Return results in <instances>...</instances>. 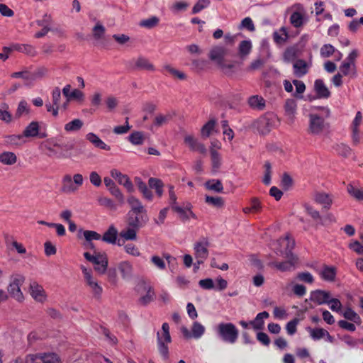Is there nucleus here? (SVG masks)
Instances as JSON below:
<instances>
[{
  "label": "nucleus",
  "instance_id": "nucleus-50",
  "mask_svg": "<svg viewBox=\"0 0 363 363\" xmlns=\"http://www.w3.org/2000/svg\"><path fill=\"white\" fill-rule=\"evenodd\" d=\"M307 330L308 331L311 337L314 340H318L325 337V334H328V331L323 328H311L309 327L307 328Z\"/></svg>",
  "mask_w": 363,
  "mask_h": 363
},
{
  "label": "nucleus",
  "instance_id": "nucleus-16",
  "mask_svg": "<svg viewBox=\"0 0 363 363\" xmlns=\"http://www.w3.org/2000/svg\"><path fill=\"white\" fill-rule=\"evenodd\" d=\"M279 245L282 247H284V250H280V252L282 255H284L286 258H291L295 257L292 253V250L294 247L295 242L294 240L290 238L289 235H286L284 238H280L278 240Z\"/></svg>",
  "mask_w": 363,
  "mask_h": 363
},
{
  "label": "nucleus",
  "instance_id": "nucleus-59",
  "mask_svg": "<svg viewBox=\"0 0 363 363\" xmlns=\"http://www.w3.org/2000/svg\"><path fill=\"white\" fill-rule=\"evenodd\" d=\"M239 28L247 29L250 32H253L255 30L254 23L250 17H246L242 20Z\"/></svg>",
  "mask_w": 363,
  "mask_h": 363
},
{
  "label": "nucleus",
  "instance_id": "nucleus-51",
  "mask_svg": "<svg viewBox=\"0 0 363 363\" xmlns=\"http://www.w3.org/2000/svg\"><path fill=\"white\" fill-rule=\"evenodd\" d=\"M299 55L298 50L296 47H289L284 52V58L286 62L295 60Z\"/></svg>",
  "mask_w": 363,
  "mask_h": 363
},
{
  "label": "nucleus",
  "instance_id": "nucleus-11",
  "mask_svg": "<svg viewBox=\"0 0 363 363\" xmlns=\"http://www.w3.org/2000/svg\"><path fill=\"white\" fill-rule=\"evenodd\" d=\"M210 243L206 238H202L194 245V257L199 264H203L208 257Z\"/></svg>",
  "mask_w": 363,
  "mask_h": 363
},
{
  "label": "nucleus",
  "instance_id": "nucleus-10",
  "mask_svg": "<svg viewBox=\"0 0 363 363\" xmlns=\"http://www.w3.org/2000/svg\"><path fill=\"white\" fill-rule=\"evenodd\" d=\"M81 269L83 273L86 285L89 287V291L92 293L95 298H99L101 296L103 292L102 286L93 277L91 269H88L84 266L81 267Z\"/></svg>",
  "mask_w": 363,
  "mask_h": 363
},
{
  "label": "nucleus",
  "instance_id": "nucleus-60",
  "mask_svg": "<svg viewBox=\"0 0 363 363\" xmlns=\"http://www.w3.org/2000/svg\"><path fill=\"white\" fill-rule=\"evenodd\" d=\"M159 22V18L156 16H152L147 19H144L141 21L139 25L142 27L152 28L157 25Z\"/></svg>",
  "mask_w": 363,
  "mask_h": 363
},
{
  "label": "nucleus",
  "instance_id": "nucleus-2",
  "mask_svg": "<svg viewBox=\"0 0 363 363\" xmlns=\"http://www.w3.org/2000/svg\"><path fill=\"white\" fill-rule=\"evenodd\" d=\"M211 62L224 72H228L233 67L230 55L224 47H213L208 53Z\"/></svg>",
  "mask_w": 363,
  "mask_h": 363
},
{
  "label": "nucleus",
  "instance_id": "nucleus-9",
  "mask_svg": "<svg viewBox=\"0 0 363 363\" xmlns=\"http://www.w3.org/2000/svg\"><path fill=\"white\" fill-rule=\"evenodd\" d=\"M84 258L94 265V269L100 274H104L108 267V257L105 253L95 252L91 255L89 252L84 253Z\"/></svg>",
  "mask_w": 363,
  "mask_h": 363
},
{
  "label": "nucleus",
  "instance_id": "nucleus-35",
  "mask_svg": "<svg viewBox=\"0 0 363 363\" xmlns=\"http://www.w3.org/2000/svg\"><path fill=\"white\" fill-rule=\"evenodd\" d=\"M11 77L12 78H21L26 85L31 84L35 80L34 75L28 69L13 72L11 74Z\"/></svg>",
  "mask_w": 363,
  "mask_h": 363
},
{
  "label": "nucleus",
  "instance_id": "nucleus-38",
  "mask_svg": "<svg viewBox=\"0 0 363 363\" xmlns=\"http://www.w3.org/2000/svg\"><path fill=\"white\" fill-rule=\"evenodd\" d=\"M139 228L128 225L120 233V236L125 240H135L137 239V231Z\"/></svg>",
  "mask_w": 363,
  "mask_h": 363
},
{
  "label": "nucleus",
  "instance_id": "nucleus-47",
  "mask_svg": "<svg viewBox=\"0 0 363 363\" xmlns=\"http://www.w3.org/2000/svg\"><path fill=\"white\" fill-rule=\"evenodd\" d=\"M148 184L150 187L155 189L156 194L159 197H161L162 196L163 183L160 179L151 177L149 179Z\"/></svg>",
  "mask_w": 363,
  "mask_h": 363
},
{
  "label": "nucleus",
  "instance_id": "nucleus-62",
  "mask_svg": "<svg viewBox=\"0 0 363 363\" xmlns=\"http://www.w3.org/2000/svg\"><path fill=\"white\" fill-rule=\"evenodd\" d=\"M125 252L132 256L139 257L140 255V252L138 248L133 243H128L126 245L123 244Z\"/></svg>",
  "mask_w": 363,
  "mask_h": 363
},
{
  "label": "nucleus",
  "instance_id": "nucleus-27",
  "mask_svg": "<svg viewBox=\"0 0 363 363\" xmlns=\"http://www.w3.org/2000/svg\"><path fill=\"white\" fill-rule=\"evenodd\" d=\"M297 104L293 99H289L284 104L285 115L291 122L294 121V116L296 113Z\"/></svg>",
  "mask_w": 363,
  "mask_h": 363
},
{
  "label": "nucleus",
  "instance_id": "nucleus-12",
  "mask_svg": "<svg viewBox=\"0 0 363 363\" xmlns=\"http://www.w3.org/2000/svg\"><path fill=\"white\" fill-rule=\"evenodd\" d=\"M180 330L183 336L186 339H199L204 334L206 329L201 323L198 321H194L192 324L191 330L184 326L182 327Z\"/></svg>",
  "mask_w": 363,
  "mask_h": 363
},
{
  "label": "nucleus",
  "instance_id": "nucleus-32",
  "mask_svg": "<svg viewBox=\"0 0 363 363\" xmlns=\"http://www.w3.org/2000/svg\"><path fill=\"white\" fill-rule=\"evenodd\" d=\"M242 38V35L241 33H238L235 35L226 34L224 37V41L225 44H235L239 43V45H250L251 41L249 40H243L240 42H238L240 39Z\"/></svg>",
  "mask_w": 363,
  "mask_h": 363
},
{
  "label": "nucleus",
  "instance_id": "nucleus-45",
  "mask_svg": "<svg viewBox=\"0 0 363 363\" xmlns=\"http://www.w3.org/2000/svg\"><path fill=\"white\" fill-rule=\"evenodd\" d=\"M30 113V106L25 100H21L18 105L15 116L18 118L28 115Z\"/></svg>",
  "mask_w": 363,
  "mask_h": 363
},
{
  "label": "nucleus",
  "instance_id": "nucleus-57",
  "mask_svg": "<svg viewBox=\"0 0 363 363\" xmlns=\"http://www.w3.org/2000/svg\"><path fill=\"white\" fill-rule=\"evenodd\" d=\"M327 304L329 306L330 310L334 312L341 313L342 309V303L338 298H329Z\"/></svg>",
  "mask_w": 363,
  "mask_h": 363
},
{
  "label": "nucleus",
  "instance_id": "nucleus-34",
  "mask_svg": "<svg viewBox=\"0 0 363 363\" xmlns=\"http://www.w3.org/2000/svg\"><path fill=\"white\" fill-rule=\"evenodd\" d=\"M17 162L16 155L10 151H4L0 153V163L4 165H13Z\"/></svg>",
  "mask_w": 363,
  "mask_h": 363
},
{
  "label": "nucleus",
  "instance_id": "nucleus-40",
  "mask_svg": "<svg viewBox=\"0 0 363 363\" xmlns=\"http://www.w3.org/2000/svg\"><path fill=\"white\" fill-rule=\"evenodd\" d=\"M211 158V164H212V172L216 173L218 171L220 167H221L222 160L220 154L213 148L210 150Z\"/></svg>",
  "mask_w": 363,
  "mask_h": 363
},
{
  "label": "nucleus",
  "instance_id": "nucleus-42",
  "mask_svg": "<svg viewBox=\"0 0 363 363\" xmlns=\"http://www.w3.org/2000/svg\"><path fill=\"white\" fill-rule=\"evenodd\" d=\"M84 125L82 120L75 118L65 125V130L68 133H74L79 130Z\"/></svg>",
  "mask_w": 363,
  "mask_h": 363
},
{
  "label": "nucleus",
  "instance_id": "nucleus-15",
  "mask_svg": "<svg viewBox=\"0 0 363 363\" xmlns=\"http://www.w3.org/2000/svg\"><path fill=\"white\" fill-rule=\"evenodd\" d=\"M110 174L119 184L123 185L129 193H132L134 191V186L126 174H122L116 169H111Z\"/></svg>",
  "mask_w": 363,
  "mask_h": 363
},
{
  "label": "nucleus",
  "instance_id": "nucleus-17",
  "mask_svg": "<svg viewBox=\"0 0 363 363\" xmlns=\"http://www.w3.org/2000/svg\"><path fill=\"white\" fill-rule=\"evenodd\" d=\"M192 205L190 203H186L184 207L177 205L172 206V209L177 212L179 218L186 221L191 218H196V215L191 211Z\"/></svg>",
  "mask_w": 363,
  "mask_h": 363
},
{
  "label": "nucleus",
  "instance_id": "nucleus-13",
  "mask_svg": "<svg viewBox=\"0 0 363 363\" xmlns=\"http://www.w3.org/2000/svg\"><path fill=\"white\" fill-rule=\"evenodd\" d=\"M149 220L146 210L143 213H128V225L140 228Z\"/></svg>",
  "mask_w": 363,
  "mask_h": 363
},
{
  "label": "nucleus",
  "instance_id": "nucleus-33",
  "mask_svg": "<svg viewBox=\"0 0 363 363\" xmlns=\"http://www.w3.org/2000/svg\"><path fill=\"white\" fill-rule=\"evenodd\" d=\"M5 243L7 246L11 245L18 254H25L26 252V247L23 244L18 242L13 236L8 234L4 235Z\"/></svg>",
  "mask_w": 363,
  "mask_h": 363
},
{
  "label": "nucleus",
  "instance_id": "nucleus-54",
  "mask_svg": "<svg viewBox=\"0 0 363 363\" xmlns=\"http://www.w3.org/2000/svg\"><path fill=\"white\" fill-rule=\"evenodd\" d=\"M128 140L135 145H142L144 142V136L141 132L135 131L128 136Z\"/></svg>",
  "mask_w": 363,
  "mask_h": 363
},
{
  "label": "nucleus",
  "instance_id": "nucleus-1",
  "mask_svg": "<svg viewBox=\"0 0 363 363\" xmlns=\"http://www.w3.org/2000/svg\"><path fill=\"white\" fill-rule=\"evenodd\" d=\"M330 116L328 106H314L308 114V133L313 136H325L330 133V124L326 120Z\"/></svg>",
  "mask_w": 363,
  "mask_h": 363
},
{
  "label": "nucleus",
  "instance_id": "nucleus-49",
  "mask_svg": "<svg viewBox=\"0 0 363 363\" xmlns=\"http://www.w3.org/2000/svg\"><path fill=\"white\" fill-rule=\"evenodd\" d=\"M162 71L170 74L172 77L177 78L180 80H184L186 79V75L184 72L174 69L169 65H164L162 67Z\"/></svg>",
  "mask_w": 363,
  "mask_h": 363
},
{
  "label": "nucleus",
  "instance_id": "nucleus-28",
  "mask_svg": "<svg viewBox=\"0 0 363 363\" xmlns=\"http://www.w3.org/2000/svg\"><path fill=\"white\" fill-rule=\"evenodd\" d=\"M118 269L124 279H130L133 274V265L128 261H122L118 265Z\"/></svg>",
  "mask_w": 363,
  "mask_h": 363
},
{
  "label": "nucleus",
  "instance_id": "nucleus-53",
  "mask_svg": "<svg viewBox=\"0 0 363 363\" xmlns=\"http://www.w3.org/2000/svg\"><path fill=\"white\" fill-rule=\"evenodd\" d=\"M205 201L209 205H211L216 208H221L224 205L223 199L220 196H206Z\"/></svg>",
  "mask_w": 363,
  "mask_h": 363
},
{
  "label": "nucleus",
  "instance_id": "nucleus-46",
  "mask_svg": "<svg viewBox=\"0 0 363 363\" xmlns=\"http://www.w3.org/2000/svg\"><path fill=\"white\" fill-rule=\"evenodd\" d=\"M135 66L138 69H145L148 71H154V65L149 62V60L145 57H140L135 60Z\"/></svg>",
  "mask_w": 363,
  "mask_h": 363
},
{
  "label": "nucleus",
  "instance_id": "nucleus-52",
  "mask_svg": "<svg viewBox=\"0 0 363 363\" xmlns=\"http://www.w3.org/2000/svg\"><path fill=\"white\" fill-rule=\"evenodd\" d=\"M43 363H62V360L56 353L43 352Z\"/></svg>",
  "mask_w": 363,
  "mask_h": 363
},
{
  "label": "nucleus",
  "instance_id": "nucleus-8",
  "mask_svg": "<svg viewBox=\"0 0 363 363\" xmlns=\"http://www.w3.org/2000/svg\"><path fill=\"white\" fill-rule=\"evenodd\" d=\"M25 277L21 274H15L11 278V282L8 286V292L10 296L18 302L24 300V296L21 287L25 281Z\"/></svg>",
  "mask_w": 363,
  "mask_h": 363
},
{
  "label": "nucleus",
  "instance_id": "nucleus-6",
  "mask_svg": "<svg viewBox=\"0 0 363 363\" xmlns=\"http://www.w3.org/2000/svg\"><path fill=\"white\" fill-rule=\"evenodd\" d=\"M290 23L296 28L302 27L308 21L307 12L301 4H295L289 8Z\"/></svg>",
  "mask_w": 363,
  "mask_h": 363
},
{
  "label": "nucleus",
  "instance_id": "nucleus-48",
  "mask_svg": "<svg viewBox=\"0 0 363 363\" xmlns=\"http://www.w3.org/2000/svg\"><path fill=\"white\" fill-rule=\"evenodd\" d=\"M206 189L213 191L215 192H222L223 186L221 182L218 179H210L205 183Z\"/></svg>",
  "mask_w": 363,
  "mask_h": 363
},
{
  "label": "nucleus",
  "instance_id": "nucleus-19",
  "mask_svg": "<svg viewBox=\"0 0 363 363\" xmlns=\"http://www.w3.org/2000/svg\"><path fill=\"white\" fill-rule=\"evenodd\" d=\"M118 230L113 225L108 227V230L104 233L101 240L108 244H117L118 246H123V242L121 240L117 241Z\"/></svg>",
  "mask_w": 363,
  "mask_h": 363
},
{
  "label": "nucleus",
  "instance_id": "nucleus-56",
  "mask_svg": "<svg viewBox=\"0 0 363 363\" xmlns=\"http://www.w3.org/2000/svg\"><path fill=\"white\" fill-rule=\"evenodd\" d=\"M216 125V121L214 120H210L207 122L201 128V135L204 138H208L211 135V132L214 129Z\"/></svg>",
  "mask_w": 363,
  "mask_h": 363
},
{
  "label": "nucleus",
  "instance_id": "nucleus-44",
  "mask_svg": "<svg viewBox=\"0 0 363 363\" xmlns=\"http://www.w3.org/2000/svg\"><path fill=\"white\" fill-rule=\"evenodd\" d=\"M342 315L345 319L352 321L357 325H360L362 323L360 316L350 308H346L342 313Z\"/></svg>",
  "mask_w": 363,
  "mask_h": 363
},
{
  "label": "nucleus",
  "instance_id": "nucleus-22",
  "mask_svg": "<svg viewBox=\"0 0 363 363\" xmlns=\"http://www.w3.org/2000/svg\"><path fill=\"white\" fill-rule=\"evenodd\" d=\"M336 268L333 266L325 265L319 271L321 279L326 281H333L336 277Z\"/></svg>",
  "mask_w": 363,
  "mask_h": 363
},
{
  "label": "nucleus",
  "instance_id": "nucleus-63",
  "mask_svg": "<svg viewBox=\"0 0 363 363\" xmlns=\"http://www.w3.org/2000/svg\"><path fill=\"white\" fill-rule=\"evenodd\" d=\"M171 119V116L169 114L162 115L158 114L156 116L155 118L154 125L155 126L160 127L164 124H167L169 120Z\"/></svg>",
  "mask_w": 363,
  "mask_h": 363
},
{
  "label": "nucleus",
  "instance_id": "nucleus-37",
  "mask_svg": "<svg viewBox=\"0 0 363 363\" xmlns=\"http://www.w3.org/2000/svg\"><path fill=\"white\" fill-rule=\"evenodd\" d=\"M249 105L256 110H263L265 107V100L259 95L252 96L248 99Z\"/></svg>",
  "mask_w": 363,
  "mask_h": 363
},
{
  "label": "nucleus",
  "instance_id": "nucleus-18",
  "mask_svg": "<svg viewBox=\"0 0 363 363\" xmlns=\"http://www.w3.org/2000/svg\"><path fill=\"white\" fill-rule=\"evenodd\" d=\"M330 293L325 290L317 289L310 294V300L317 305L327 304Z\"/></svg>",
  "mask_w": 363,
  "mask_h": 363
},
{
  "label": "nucleus",
  "instance_id": "nucleus-21",
  "mask_svg": "<svg viewBox=\"0 0 363 363\" xmlns=\"http://www.w3.org/2000/svg\"><path fill=\"white\" fill-rule=\"evenodd\" d=\"M184 143L193 151H198L202 154L206 152L205 146L191 135H186Z\"/></svg>",
  "mask_w": 363,
  "mask_h": 363
},
{
  "label": "nucleus",
  "instance_id": "nucleus-55",
  "mask_svg": "<svg viewBox=\"0 0 363 363\" xmlns=\"http://www.w3.org/2000/svg\"><path fill=\"white\" fill-rule=\"evenodd\" d=\"M0 120L7 123L11 121V115L9 111V106L6 104H3L0 107Z\"/></svg>",
  "mask_w": 363,
  "mask_h": 363
},
{
  "label": "nucleus",
  "instance_id": "nucleus-29",
  "mask_svg": "<svg viewBox=\"0 0 363 363\" xmlns=\"http://www.w3.org/2000/svg\"><path fill=\"white\" fill-rule=\"evenodd\" d=\"M294 73L298 77H301L308 72L309 65L304 60H296L294 65Z\"/></svg>",
  "mask_w": 363,
  "mask_h": 363
},
{
  "label": "nucleus",
  "instance_id": "nucleus-43",
  "mask_svg": "<svg viewBox=\"0 0 363 363\" xmlns=\"http://www.w3.org/2000/svg\"><path fill=\"white\" fill-rule=\"evenodd\" d=\"M274 42L277 44H283L289 38V34L285 27H281L273 34Z\"/></svg>",
  "mask_w": 363,
  "mask_h": 363
},
{
  "label": "nucleus",
  "instance_id": "nucleus-20",
  "mask_svg": "<svg viewBox=\"0 0 363 363\" xmlns=\"http://www.w3.org/2000/svg\"><path fill=\"white\" fill-rule=\"evenodd\" d=\"M314 201L321 205L324 208H330L333 203L331 196L325 192H315L313 196Z\"/></svg>",
  "mask_w": 363,
  "mask_h": 363
},
{
  "label": "nucleus",
  "instance_id": "nucleus-39",
  "mask_svg": "<svg viewBox=\"0 0 363 363\" xmlns=\"http://www.w3.org/2000/svg\"><path fill=\"white\" fill-rule=\"evenodd\" d=\"M127 201L131 208V211H129V213H143L145 211V209L144 206L136 197L130 196L128 198Z\"/></svg>",
  "mask_w": 363,
  "mask_h": 363
},
{
  "label": "nucleus",
  "instance_id": "nucleus-7",
  "mask_svg": "<svg viewBox=\"0 0 363 363\" xmlns=\"http://www.w3.org/2000/svg\"><path fill=\"white\" fill-rule=\"evenodd\" d=\"M83 183L84 177L81 174H74L73 177L65 174L62 179V191L68 194L75 193Z\"/></svg>",
  "mask_w": 363,
  "mask_h": 363
},
{
  "label": "nucleus",
  "instance_id": "nucleus-23",
  "mask_svg": "<svg viewBox=\"0 0 363 363\" xmlns=\"http://www.w3.org/2000/svg\"><path fill=\"white\" fill-rule=\"evenodd\" d=\"M269 314L267 311L259 313L255 318L250 322V325L255 330H262L264 325V320L268 318Z\"/></svg>",
  "mask_w": 363,
  "mask_h": 363
},
{
  "label": "nucleus",
  "instance_id": "nucleus-58",
  "mask_svg": "<svg viewBox=\"0 0 363 363\" xmlns=\"http://www.w3.org/2000/svg\"><path fill=\"white\" fill-rule=\"evenodd\" d=\"M151 262L160 270H164L166 268V264L162 257L158 255H152L150 258Z\"/></svg>",
  "mask_w": 363,
  "mask_h": 363
},
{
  "label": "nucleus",
  "instance_id": "nucleus-64",
  "mask_svg": "<svg viewBox=\"0 0 363 363\" xmlns=\"http://www.w3.org/2000/svg\"><path fill=\"white\" fill-rule=\"evenodd\" d=\"M27 363H43V352L26 355Z\"/></svg>",
  "mask_w": 363,
  "mask_h": 363
},
{
  "label": "nucleus",
  "instance_id": "nucleus-3",
  "mask_svg": "<svg viewBox=\"0 0 363 363\" xmlns=\"http://www.w3.org/2000/svg\"><path fill=\"white\" fill-rule=\"evenodd\" d=\"M43 47H2V50L0 51V59L3 61L8 59L9 54L13 51H17L24 53L29 57H35L39 54L48 55L50 53L51 50L47 48L43 50H37L36 48H43Z\"/></svg>",
  "mask_w": 363,
  "mask_h": 363
},
{
  "label": "nucleus",
  "instance_id": "nucleus-25",
  "mask_svg": "<svg viewBox=\"0 0 363 363\" xmlns=\"http://www.w3.org/2000/svg\"><path fill=\"white\" fill-rule=\"evenodd\" d=\"M287 259H288V261H286V262H272L269 263V265L277 268V269H279L281 272L289 271L294 267V266L296 262V257H293L287 258Z\"/></svg>",
  "mask_w": 363,
  "mask_h": 363
},
{
  "label": "nucleus",
  "instance_id": "nucleus-41",
  "mask_svg": "<svg viewBox=\"0 0 363 363\" xmlns=\"http://www.w3.org/2000/svg\"><path fill=\"white\" fill-rule=\"evenodd\" d=\"M135 182L143 196L146 199L151 201L152 199V194L151 191L147 188L146 184L140 177H135Z\"/></svg>",
  "mask_w": 363,
  "mask_h": 363
},
{
  "label": "nucleus",
  "instance_id": "nucleus-4",
  "mask_svg": "<svg viewBox=\"0 0 363 363\" xmlns=\"http://www.w3.org/2000/svg\"><path fill=\"white\" fill-rule=\"evenodd\" d=\"M172 338L169 333V325L167 323H164L161 330L157 332V343L158 350L162 357L165 359L169 357L168 345L171 343Z\"/></svg>",
  "mask_w": 363,
  "mask_h": 363
},
{
  "label": "nucleus",
  "instance_id": "nucleus-14",
  "mask_svg": "<svg viewBox=\"0 0 363 363\" xmlns=\"http://www.w3.org/2000/svg\"><path fill=\"white\" fill-rule=\"evenodd\" d=\"M29 294L37 302L43 303L47 299V294L43 286L33 281L29 284Z\"/></svg>",
  "mask_w": 363,
  "mask_h": 363
},
{
  "label": "nucleus",
  "instance_id": "nucleus-5",
  "mask_svg": "<svg viewBox=\"0 0 363 363\" xmlns=\"http://www.w3.org/2000/svg\"><path fill=\"white\" fill-rule=\"evenodd\" d=\"M217 333L221 340L230 344L236 342L239 335L238 329L232 323H220L216 328Z\"/></svg>",
  "mask_w": 363,
  "mask_h": 363
},
{
  "label": "nucleus",
  "instance_id": "nucleus-31",
  "mask_svg": "<svg viewBox=\"0 0 363 363\" xmlns=\"http://www.w3.org/2000/svg\"><path fill=\"white\" fill-rule=\"evenodd\" d=\"M39 123L37 121L30 122L24 129V138H34L39 135Z\"/></svg>",
  "mask_w": 363,
  "mask_h": 363
},
{
  "label": "nucleus",
  "instance_id": "nucleus-30",
  "mask_svg": "<svg viewBox=\"0 0 363 363\" xmlns=\"http://www.w3.org/2000/svg\"><path fill=\"white\" fill-rule=\"evenodd\" d=\"M6 144L11 147H18L25 143L24 136L22 134L9 135L4 138Z\"/></svg>",
  "mask_w": 363,
  "mask_h": 363
},
{
  "label": "nucleus",
  "instance_id": "nucleus-36",
  "mask_svg": "<svg viewBox=\"0 0 363 363\" xmlns=\"http://www.w3.org/2000/svg\"><path fill=\"white\" fill-rule=\"evenodd\" d=\"M347 191L348 194L357 201H363V190L359 189L355 182H352L347 184Z\"/></svg>",
  "mask_w": 363,
  "mask_h": 363
},
{
  "label": "nucleus",
  "instance_id": "nucleus-24",
  "mask_svg": "<svg viewBox=\"0 0 363 363\" xmlns=\"http://www.w3.org/2000/svg\"><path fill=\"white\" fill-rule=\"evenodd\" d=\"M86 139L96 147L104 150H110L111 147L106 145L97 135L94 133H89L86 135Z\"/></svg>",
  "mask_w": 363,
  "mask_h": 363
},
{
  "label": "nucleus",
  "instance_id": "nucleus-61",
  "mask_svg": "<svg viewBox=\"0 0 363 363\" xmlns=\"http://www.w3.org/2000/svg\"><path fill=\"white\" fill-rule=\"evenodd\" d=\"M131 128L128 123V118H125V123L123 125H118L113 128V133L116 135H123L127 133Z\"/></svg>",
  "mask_w": 363,
  "mask_h": 363
},
{
  "label": "nucleus",
  "instance_id": "nucleus-26",
  "mask_svg": "<svg viewBox=\"0 0 363 363\" xmlns=\"http://www.w3.org/2000/svg\"><path fill=\"white\" fill-rule=\"evenodd\" d=\"M314 89L319 98L328 99L330 92L322 79H316L314 82Z\"/></svg>",
  "mask_w": 363,
  "mask_h": 363
}]
</instances>
